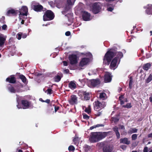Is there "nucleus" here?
Here are the masks:
<instances>
[{"mask_svg": "<svg viewBox=\"0 0 152 152\" xmlns=\"http://www.w3.org/2000/svg\"><path fill=\"white\" fill-rule=\"evenodd\" d=\"M117 48L113 47L111 48L108 49V51L105 54L103 59V64L105 65H109L113 58L120 62L121 58L123 56L122 52H117Z\"/></svg>", "mask_w": 152, "mask_h": 152, "instance_id": "f257e3e1", "label": "nucleus"}, {"mask_svg": "<svg viewBox=\"0 0 152 152\" xmlns=\"http://www.w3.org/2000/svg\"><path fill=\"white\" fill-rule=\"evenodd\" d=\"M110 132H96L91 133L90 139L93 142H98L105 138Z\"/></svg>", "mask_w": 152, "mask_h": 152, "instance_id": "f03ea898", "label": "nucleus"}, {"mask_svg": "<svg viewBox=\"0 0 152 152\" xmlns=\"http://www.w3.org/2000/svg\"><path fill=\"white\" fill-rule=\"evenodd\" d=\"M106 103L102 101L101 102L97 100L95 101L93 103L94 110L97 112L96 115L97 116H99L102 114V111H100L102 109L104 108L106 106Z\"/></svg>", "mask_w": 152, "mask_h": 152, "instance_id": "7ed1b4c3", "label": "nucleus"}, {"mask_svg": "<svg viewBox=\"0 0 152 152\" xmlns=\"http://www.w3.org/2000/svg\"><path fill=\"white\" fill-rule=\"evenodd\" d=\"M55 17L53 12L50 10L46 11L43 15V20L44 21H50L53 20Z\"/></svg>", "mask_w": 152, "mask_h": 152, "instance_id": "20e7f679", "label": "nucleus"}, {"mask_svg": "<svg viewBox=\"0 0 152 152\" xmlns=\"http://www.w3.org/2000/svg\"><path fill=\"white\" fill-rule=\"evenodd\" d=\"M97 145L100 147L104 145L103 150L104 152H111L113 150L112 146L107 143H98ZM101 148L99 147V148Z\"/></svg>", "mask_w": 152, "mask_h": 152, "instance_id": "39448f33", "label": "nucleus"}, {"mask_svg": "<svg viewBox=\"0 0 152 152\" xmlns=\"http://www.w3.org/2000/svg\"><path fill=\"white\" fill-rule=\"evenodd\" d=\"M101 7V5L98 3L95 2L92 4L91 10L94 14H97L100 11Z\"/></svg>", "mask_w": 152, "mask_h": 152, "instance_id": "423d86ee", "label": "nucleus"}, {"mask_svg": "<svg viewBox=\"0 0 152 152\" xmlns=\"http://www.w3.org/2000/svg\"><path fill=\"white\" fill-rule=\"evenodd\" d=\"M20 14H19V18H23L24 16H27L28 12V9L27 7L23 6L21 8L20 11H18Z\"/></svg>", "mask_w": 152, "mask_h": 152, "instance_id": "0eeeda50", "label": "nucleus"}, {"mask_svg": "<svg viewBox=\"0 0 152 152\" xmlns=\"http://www.w3.org/2000/svg\"><path fill=\"white\" fill-rule=\"evenodd\" d=\"M100 83V80L98 79L91 80L88 82V86L90 87H96Z\"/></svg>", "mask_w": 152, "mask_h": 152, "instance_id": "6e6552de", "label": "nucleus"}, {"mask_svg": "<svg viewBox=\"0 0 152 152\" xmlns=\"http://www.w3.org/2000/svg\"><path fill=\"white\" fill-rule=\"evenodd\" d=\"M77 56L75 54H72L69 55V61L71 65L75 64L77 63Z\"/></svg>", "mask_w": 152, "mask_h": 152, "instance_id": "1a4fd4ad", "label": "nucleus"}, {"mask_svg": "<svg viewBox=\"0 0 152 152\" xmlns=\"http://www.w3.org/2000/svg\"><path fill=\"white\" fill-rule=\"evenodd\" d=\"M77 98L75 95H72L70 99L68 100L69 103L71 105H74L77 103Z\"/></svg>", "mask_w": 152, "mask_h": 152, "instance_id": "9d476101", "label": "nucleus"}, {"mask_svg": "<svg viewBox=\"0 0 152 152\" xmlns=\"http://www.w3.org/2000/svg\"><path fill=\"white\" fill-rule=\"evenodd\" d=\"M82 16L83 19L85 21H88L90 20L91 14L88 12L83 11L82 12Z\"/></svg>", "mask_w": 152, "mask_h": 152, "instance_id": "9b49d317", "label": "nucleus"}, {"mask_svg": "<svg viewBox=\"0 0 152 152\" xmlns=\"http://www.w3.org/2000/svg\"><path fill=\"white\" fill-rule=\"evenodd\" d=\"M111 74L109 72H106L104 76V81L105 83H109L112 80Z\"/></svg>", "mask_w": 152, "mask_h": 152, "instance_id": "f8f14e48", "label": "nucleus"}, {"mask_svg": "<svg viewBox=\"0 0 152 152\" xmlns=\"http://www.w3.org/2000/svg\"><path fill=\"white\" fill-rule=\"evenodd\" d=\"M18 11L13 9L9 10L6 13V15L7 16H16L18 13Z\"/></svg>", "mask_w": 152, "mask_h": 152, "instance_id": "ddd939ff", "label": "nucleus"}, {"mask_svg": "<svg viewBox=\"0 0 152 152\" xmlns=\"http://www.w3.org/2000/svg\"><path fill=\"white\" fill-rule=\"evenodd\" d=\"M90 61V59L88 58H82L79 64V66L81 67H83L87 64Z\"/></svg>", "mask_w": 152, "mask_h": 152, "instance_id": "4468645a", "label": "nucleus"}, {"mask_svg": "<svg viewBox=\"0 0 152 152\" xmlns=\"http://www.w3.org/2000/svg\"><path fill=\"white\" fill-rule=\"evenodd\" d=\"M32 7L35 11L37 12H41L42 10L43 7L40 4L32 5Z\"/></svg>", "mask_w": 152, "mask_h": 152, "instance_id": "2eb2a0df", "label": "nucleus"}, {"mask_svg": "<svg viewBox=\"0 0 152 152\" xmlns=\"http://www.w3.org/2000/svg\"><path fill=\"white\" fill-rule=\"evenodd\" d=\"M82 94L83 95V97L82 96V99L83 100L87 101L90 99V93L89 92H86V91H83Z\"/></svg>", "mask_w": 152, "mask_h": 152, "instance_id": "dca6fc26", "label": "nucleus"}, {"mask_svg": "<svg viewBox=\"0 0 152 152\" xmlns=\"http://www.w3.org/2000/svg\"><path fill=\"white\" fill-rule=\"evenodd\" d=\"M21 103L23 106V109H26L28 108L30 102L26 100H22L21 101Z\"/></svg>", "mask_w": 152, "mask_h": 152, "instance_id": "f3484780", "label": "nucleus"}, {"mask_svg": "<svg viewBox=\"0 0 152 152\" xmlns=\"http://www.w3.org/2000/svg\"><path fill=\"white\" fill-rule=\"evenodd\" d=\"M6 81L10 83H15L16 82V80L14 75H11L6 78Z\"/></svg>", "mask_w": 152, "mask_h": 152, "instance_id": "a211bd4d", "label": "nucleus"}, {"mask_svg": "<svg viewBox=\"0 0 152 152\" xmlns=\"http://www.w3.org/2000/svg\"><path fill=\"white\" fill-rule=\"evenodd\" d=\"M118 61L113 58L110 64V68L111 69H114L116 66Z\"/></svg>", "mask_w": 152, "mask_h": 152, "instance_id": "6ab92c4d", "label": "nucleus"}, {"mask_svg": "<svg viewBox=\"0 0 152 152\" xmlns=\"http://www.w3.org/2000/svg\"><path fill=\"white\" fill-rule=\"evenodd\" d=\"M50 100L49 99H47L46 100H45L44 102L47 103L48 104V109H47V112L48 113H50V111L53 110V108L52 107L51 104H50Z\"/></svg>", "mask_w": 152, "mask_h": 152, "instance_id": "aec40b11", "label": "nucleus"}, {"mask_svg": "<svg viewBox=\"0 0 152 152\" xmlns=\"http://www.w3.org/2000/svg\"><path fill=\"white\" fill-rule=\"evenodd\" d=\"M72 141L74 142H82L83 141L81 140V137H79L76 134L73 138Z\"/></svg>", "mask_w": 152, "mask_h": 152, "instance_id": "412c9836", "label": "nucleus"}, {"mask_svg": "<svg viewBox=\"0 0 152 152\" xmlns=\"http://www.w3.org/2000/svg\"><path fill=\"white\" fill-rule=\"evenodd\" d=\"M113 131L115 132L116 135L117 139H119L120 138V134L118 132V129L117 126H115L113 128Z\"/></svg>", "mask_w": 152, "mask_h": 152, "instance_id": "4be33fe9", "label": "nucleus"}, {"mask_svg": "<svg viewBox=\"0 0 152 152\" xmlns=\"http://www.w3.org/2000/svg\"><path fill=\"white\" fill-rule=\"evenodd\" d=\"M69 87L72 90L75 89L76 88V85L73 81H71L68 85Z\"/></svg>", "mask_w": 152, "mask_h": 152, "instance_id": "5701e85b", "label": "nucleus"}, {"mask_svg": "<svg viewBox=\"0 0 152 152\" xmlns=\"http://www.w3.org/2000/svg\"><path fill=\"white\" fill-rule=\"evenodd\" d=\"M145 12L148 15H152V5H148Z\"/></svg>", "mask_w": 152, "mask_h": 152, "instance_id": "b1692460", "label": "nucleus"}, {"mask_svg": "<svg viewBox=\"0 0 152 152\" xmlns=\"http://www.w3.org/2000/svg\"><path fill=\"white\" fill-rule=\"evenodd\" d=\"M6 40V38L0 35V47L4 46Z\"/></svg>", "mask_w": 152, "mask_h": 152, "instance_id": "393cba45", "label": "nucleus"}, {"mask_svg": "<svg viewBox=\"0 0 152 152\" xmlns=\"http://www.w3.org/2000/svg\"><path fill=\"white\" fill-rule=\"evenodd\" d=\"M99 97L100 99L104 100L107 98L106 94L104 92L100 93Z\"/></svg>", "mask_w": 152, "mask_h": 152, "instance_id": "a878e982", "label": "nucleus"}, {"mask_svg": "<svg viewBox=\"0 0 152 152\" xmlns=\"http://www.w3.org/2000/svg\"><path fill=\"white\" fill-rule=\"evenodd\" d=\"M8 86H9L8 87V88L10 92L12 93H15L16 92V90L15 89L14 87L11 84H9Z\"/></svg>", "mask_w": 152, "mask_h": 152, "instance_id": "bb28decb", "label": "nucleus"}, {"mask_svg": "<svg viewBox=\"0 0 152 152\" xmlns=\"http://www.w3.org/2000/svg\"><path fill=\"white\" fill-rule=\"evenodd\" d=\"M151 66V64L149 63H147L144 65L142 68L143 69L145 70H147L150 68Z\"/></svg>", "mask_w": 152, "mask_h": 152, "instance_id": "cd10ccee", "label": "nucleus"}, {"mask_svg": "<svg viewBox=\"0 0 152 152\" xmlns=\"http://www.w3.org/2000/svg\"><path fill=\"white\" fill-rule=\"evenodd\" d=\"M19 77L23 83H26L27 79L24 75H20Z\"/></svg>", "mask_w": 152, "mask_h": 152, "instance_id": "c85d7f7f", "label": "nucleus"}, {"mask_svg": "<svg viewBox=\"0 0 152 152\" xmlns=\"http://www.w3.org/2000/svg\"><path fill=\"white\" fill-rule=\"evenodd\" d=\"M137 131V129L135 128H131L128 131V133L132 134L133 133H136Z\"/></svg>", "mask_w": 152, "mask_h": 152, "instance_id": "c756f323", "label": "nucleus"}, {"mask_svg": "<svg viewBox=\"0 0 152 152\" xmlns=\"http://www.w3.org/2000/svg\"><path fill=\"white\" fill-rule=\"evenodd\" d=\"M104 126V125L103 124H97L91 126L90 128V129L91 130L94 128H96V127H103Z\"/></svg>", "mask_w": 152, "mask_h": 152, "instance_id": "7c9ffc66", "label": "nucleus"}, {"mask_svg": "<svg viewBox=\"0 0 152 152\" xmlns=\"http://www.w3.org/2000/svg\"><path fill=\"white\" fill-rule=\"evenodd\" d=\"M133 82L132 77V76H130L129 78V88L130 89H131L132 88Z\"/></svg>", "mask_w": 152, "mask_h": 152, "instance_id": "2f4dec72", "label": "nucleus"}, {"mask_svg": "<svg viewBox=\"0 0 152 152\" xmlns=\"http://www.w3.org/2000/svg\"><path fill=\"white\" fill-rule=\"evenodd\" d=\"M54 81L56 82H59L61 80V77L57 75L55 76L53 78Z\"/></svg>", "mask_w": 152, "mask_h": 152, "instance_id": "473e14b6", "label": "nucleus"}, {"mask_svg": "<svg viewBox=\"0 0 152 152\" xmlns=\"http://www.w3.org/2000/svg\"><path fill=\"white\" fill-rule=\"evenodd\" d=\"M85 111L88 114H90L91 112V106L90 105L88 106V107L85 110Z\"/></svg>", "mask_w": 152, "mask_h": 152, "instance_id": "72a5a7b5", "label": "nucleus"}, {"mask_svg": "<svg viewBox=\"0 0 152 152\" xmlns=\"http://www.w3.org/2000/svg\"><path fill=\"white\" fill-rule=\"evenodd\" d=\"M152 80V75L150 74L148 78L145 80V83H148L151 82Z\"/></svg>", "mask_w": 152, "mask_h": 152, "instance_id": "f704fd0d", "label": "nucleus"}, {"mask_svg": "<svg viewBox=\"0 0 152 152\" xmlns=\"http://www.w3.org/2000/svg\"><path fill=\"white\" fill-rule=\"evenodd\" d=\"M120 142H130L128 141L127 138L125 137L120 139Z\"/></svg>", "mask_w": 152, "mask_h": 152, "instance_id": "c9c22d12", "label": "nucleus"}, {"mask_svg": "<svg viewBox=\"0 0 152 152\" xmlns=\"http://www.w3.org/2000/svg\"><path fill=\"white\" fill-rule=\"evenodd\" d=\"M111 119L112 121L115 123L118 122L119 120V119L117 117H112Z\"/></svg>", "mask_w": 152, "mask_h": 152, "instance_id": "e433bc0d", "label": "nucleus"}, {"mask_svg": "<svg viewBox=\"0 0 152 152\" xmlns=\"http://www.w3.org/2000/svg\"><path fill=\"white\" fill-rule=\"evenodd\" d=\"M123 107L124 108H130L132 107L131 103H128L126 105L123 106Z\"/></svg>", "mask_w": 152, "mask_h": 152, "instance_id": "4c0bfd02", "label": "nucleus"}, {"mask_svg": "<svg viewBox=\"0 0 152 152\" xmlns=\"http://www.w3.org/2000/svg\"><path fill=\"white\" fill-rule=\"evenodd\" d=\"M70 5L68 4H66L65 5V7H64V10L65 12L68 11L70 8Z\"/></svg>", "mask_w": 152, "mask_h": 152, "instance_id": "58836bf2", "label": "nucleus"}, {"mask_svg": "<svg viewBox=\"0 0 152 152\" xmlns=\"http://www.w3.org/2000/svg\"><path fill=\"white\" fill-rule=\"evenodd\" d=\"M84 148L85 151L86 152L88 151L91 149L90 146L87 145H85L84 146Z\"/></svg>", "mask_w": 152, "mask_h": 152, "instance_id": "ea45409f", "label": "nucleus"}, {"mask_svg": "<svg viewBox=\"0 0 152 152\" xmlns=\"http://www.w3.org/2000/svg\"><path fill=\"white\" fill-rule=\"evenodd\" d=\"M83 117L84 119H86V120H88L90 118V116L87 115L86 114H83Z\"/></svg>", "mask_w": 152, "mask_h": 152, "instance_id": "a19ab883", "label": "nucleus"}, {"mask_svg": "<svg viewBox=\"0 0 152 152\" xmlns=\"http://www.w3.org/2000/svg\"><path fill=\"white\" fill-rule=\"evenodd\" d=\"M22 37V33L19 32L16 35L17 38L18 39H20Z\"/></svg>", "mask_w": 152, "mask_h": 152, "instance_id": "79ce46f5", "label": "nucleus"}, {"mask_svg": "<svg viewBox=\"0 0 152 152\" xmlns=\"http://www.w3.org/2000/svg\"><path fill=\"white\" fill-rule=\"evenodd\" d=\"M137 134H134L132 136V139L133 140H135L137 138Z\"/></svg>", "mask_w": 152, "mask_h": 152, "instance_id": "37998d69", "label": "nucleus"}, {"mask_svg": "<svg viewBox=\"0 0 152 152\" xmlns=\"http://www.w3.org/2000/svg\"><path fill=\"white\" fill-rule=\"evenodd\" d=\"M47 92V94H51L53 93V91L52 89L50 88H48L45 92Z\"/></svg>", "mask_w": 152, "mask_h": 152, "instance_id": "c03bdc74", "label": "nucleus"}, {"mask_svg": "<svg viewBox=\"0 0 152 152\" xmlns=\"http://www.w3.org/2000/svg\"><path fill=\"white\" fill-rule=\"evenodd\" d=\"M68 149L69 151H73L75 150V148L73 146L71 145L69 147Z\"/></svg>", "mask_w": 152, "mask_h": 152, "instance_id": "a18cd8bd", "label": "nucleus"}, {"mask_svg": "<svg viewBox=\"0 0 152 152\" xmlns=\"http://www.w3.org/2000/svg\"><path fill=\"white\" fill-rule=\"evenodd\" d=\"M53 106H54L55 111L56 112L59 109V107L58 106H56L54 104Z\"/></svg>", "mask_w": 152, "mask_h": 152, "instance_id": "49530a36", "label": "nucleus"}, {"mask_svg": "<svg viewBox=\"0 0 152 152\" xmlns=\"http://www.w3.org/2000/svg\"><path fill=\"white\" fill-rule=\"evenodd\" d=\"M67 4H68V5H72V4L71 0H67Z\"/></svg>", "mask_w": 152, "mask_h": 152, "instance_id": "de8ad7c7", "label": "nucleus"}, {"mask_svg": "<svg viewBox=\"0 0 152 152\" xmlns=\"http://www.w3.org/2000/svg\"><path fill=\"white\" fill-rule=\"evenodd\" d=\"M7 28V26L6 24L3 25L2 27V29L4 30H6Z\"/></svg>", "mask_w": 152, "mask_h": 152, "instance_id": "09e8293b", "label": "nucleus"}, {"mask_svg": "<svg viewBox=\"0 0 152 152\" xmlns=\"http://www.w3.org/2000/svg\"><path fill=\"white\" fill-rule=\"evenodd\" d=\"M23 18H21L20 19V18H19V21H21V23L22 24H23L24 23V20L23 19Z\"/></svg>", "mask_w": 152, "mask_h": 152, "instance_id": "8fccbe9b", "label": "nucleus"}, {"mask_svg": "<svg viewBox=\"0 0 152 152\" xmlns=\"http://www.w3.org/2000/svg\"><path fill=\"white\" fill-rule=\"evenodd\" d=\"M114 8L111 7H109L107 8V10L110 12H112Z\"/></svg>", "mask_w": 152, "mask_h": 152, "instance_id": "3c124183", "label": "nucleus"}, {"mask_svg": "<svg viewBox=\"0 0 152 152\" xmlns=\"http://www.w3.org/2000/svg\"><path fill=\"white\" fill-rule=\"evenodd\" d=\"M22 36L23 38H25L27 37V35L26 33L23 34L22 33Z\"/></svg>", "mask_w": 152, "mask_h": 152, "instance_id": "603ef678", "label": "nucleus"}, {"mask_svg": "<svg viewBox=\"0 0 152 152\" xmlns=\"http://www.w3.org/2000/svg\"><path fill=\"white\" fill-rule=\"evenodd\" d=\"M65 34L66 36H68L70 35L71 33L69 31H67L65 33Z\"/></svg>", "mask_w": 152, "mask_h": 152, "instance_id": "864d4df0", "label": "nucleus"}, {"mask_svg": "<svg viewBox=\"0 0 152 152\" xmlns=\"http://www.w3.org/2000/svg\"><path fill=\"white\" fill-rule=\"evenodd\" d=\"M137 144L136 143H132V147L131 148H133L134 147H135L137 145Z\"/></svg>", "mask_w": 152, "mask_h": 152, "instance_id": "5fc2aeb1", "label": "nucleus"}, {"mask_svg": "<svg viewBox=\"0 0 152 152\" xmlns=\"http://www.w3.org/2000/svg\"><path fill=\"white\" fill-rule=\"evenodd\" d=\"M63 63L64 66H66L68 65V63L67 61H63Z\"/></svg>", "mask_w": 152, "mask_h": 152, "instance_id": "6e6d98bb", "label": "nucleus"}, {"mask_svg": "<svg viewBox=\"0 0 152 152\" xmlns=\"http://www.w3.org/2000/svg\"><path fill=\"white\" fill-rule=\"evenodd\" d=\"M121 148L124 150H125L126 148V146L124 145H122L121 146Z\"/></svg>", "mask_w": 152, "mask_h": 152, "instance_id": "4d7b16f0", "label": "nucleus"}, {"mask_svg": "<svg viewBox=\"0 0 152 152\" xmlns=\"http://www.w3.org/2000/svg\"><path fill=\"white\" fill-rule=\"evenodd\" d=\"M148 148L147 147H145L143 150V152H148Z\"/></svg>", "mask_w": 152, "mask_h": 152, "instance_id": "13d9d810", "label": "nucleus"}, {"mask_svg": "<svg viewBox=\"0 0 152 152\" xmlns=\"http://www.w3.org/2000/svg\"><path fill=\"white\" fill-rule=\"evenodd\" d=\"M124 96L123 95H121L119 97V100L120 101H121V100H122V99L124 98Z\"/></svg>", "mask_w": 152, "mask_h": 152, "instance_id": "bf43d9fd", "label": "nucleus"}, {"mask_svg": "<svg viewBox=\"0 0 152 152\" xmlns=\"http://www.w3.org/2000/svg\"><path fill=\"white\" fill-rule=\"evenodd\" d=\"M148 138H152V133L148 134Z\"/></svg>", "mask_w": 152, "mask_h": 152, "instance_id": "052dcab7", "label": "nucleus"}, {"mask_svg": "<svg viewBox=\"0 0 152 152\" xmlns=\"http://www.w3.org/2000/svg\"><path fill=\"white\" fill-rule=\"evenodd\" d=\"M151 55L148 53V54H146V58H149V57H151Z\"/></svg>", "mask_w": 152, "mask_h": 152, "instance_id": "680f3d73", "label": "nucleus"}, {"mask_svg": "<svg viewBox=\"0 0 152 152\" xmlns=\"http://www.w3.org/2000/svg\"><path fill=\"white\" fill-rule=\"evenodd\" d=\"M120 129H124L125 128L124 126L121 125L120 126Z\"/></svg>", "mask_w": 152, "mask_h": 152, "instance_id": "e2e57ef3", "label": "nucleus"}, {"mask_svg": "<svg viewBox=\"0 0 152 152\" xmlns=\"http://www.w3.org/2000/svg\"><path fill=\"white\" fill-rule=\"evenodd\" d=\"M120 101V104L121 105H122L124 104V101L122 100H121Z\"/></svg>", "mask_w": 152, "mask_h": 152, "instance_id": "0e129e2a", "label": "nucleus"}, {"mask_svg": "<svg viewBox=\"0 0 152 152\" xmlns=\"http://www.w3.org/2000/svg\"><path fill=\"white\" fill-rule=\"evenodd\" d=\"M64 71L66 72V73H69V71L68 69H66L64 70Z\"/></svg>", "mask_w": 152, "mask_h": 152, "instance_id": "69168bd1", "label": "nucleus"}, {"mask_svg": "<svg viewBox=\"0 0 152 152\" xmlns=\"http://www.w3.org/2000/svg\"><path fill=\"white\" fill-rule=\"evenodd\" d=\"M39 100L40 101H41V102H44V101L45 100H43L42 99V98H40L39 99Z\"/></svg>", "mask_w": 152, "mask_h": 152, "instance_id": "338daca9", "label": "nucleus"}, {"mask_svg": "<svg viewBox=\"0 0 152 152\" xmlns=\"http://www.w3.org/2000/svg\"><path fill=\"white\" fill-rule=\"evenodd\" d=\"M115 0H105V1L108 2H110L111 1H114Z\"/></svg>", "mask_w": 152, "mask_h": 152, "instance_id": "774afa93", "label": "nucleus"}]
</instances>
